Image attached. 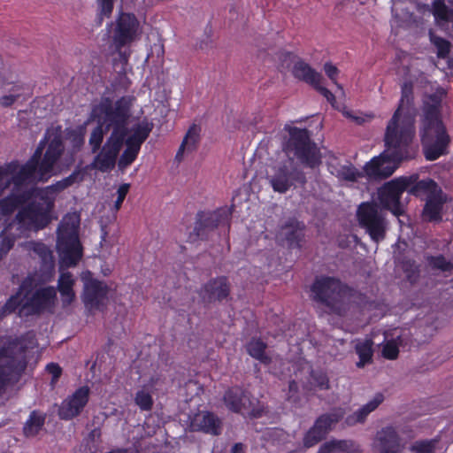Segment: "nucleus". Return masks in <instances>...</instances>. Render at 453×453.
Instances as JSON below:
<instances>
[{
  "mask_svg": "<svg viewBox=\"0 0 453 453\" xmlns=\"http://www.w3.org/2000/svg\"><path fill=\"white\" fill-rule=\"evenodd\" d=\"M134 100V96H125L113 104L109 98H103L94 106L91 114L97 126L92 130L88 143L93 153L100 150L92 162L94 169L102 173L111 171L124 143L126 149L118 161L119 170H125L137 157L153 123L142 119L128 127Z\"/></svg>",
  "mask_w": 453,
  "mask_h": 453,
  "instance_id": "1",
  "label": "nucleus"
},
{
  "mask_svg": "<svg viewBox=\"0 0 453 453\" xmlns=\"http://www.w3.org/2000/svg\"><path fill=\"white\" fill-rule=\"evenodd\" d=\"M288 138L283 143V151L288 159L273 169L269 182L275 192L284 194L296 184L302 186L306 183L304 173L294 162L296 157L302 165L310 168L318 167L321 164V153L315 142L311 139L307 129L296 127H286Z\"/></svg>",
  "mask_w": 453,
  "mask_h": 453,
  "instance_id": "2",
  "label": "nucleus"
},
{
  "mask_svg": "<svg viewBox=\"0 0 453 453\" xmlns=\"http://www.w3.org/2000/svg\"><path fill=\"white\" fill-rule=\"evenodd\" d=\"M64 151L61 136L46 134L32 157L22 166L17 161L0 165V197L13 183V188L46 181L53 174L54 166Z\"/></svg>",
  "mask_w": 453,
  "mask_h": 453,
  "instance_id": "3",
  "label": "nucleus"
},
{
  "mask_svg": "<svg viewBox=\"0 0 453 453\" xmlns=\"http://www.w3.org/2000/svg\"><path fill=\"white\" fill-rule=\"evenodd\" d=\"M445 90L437 88L423 99V116L420 136L423 151L427 160L433 161L448 153L450 137L441 119V105Z\"/></svg>",
  "mask_w": 453,
  "mask_h": 453,
  "instance_id": "4",
  "label": "nucleus"
},
{
  "mask_svg": "<svg viewBox=\"0 0 453 453\" xmlns=\"http://www.w3.org/2000/svg\"><path fill=\"white\" fill-rule=\"evenodd\" d=\"M394 142L388 140V128L385 133L386 150L379 156L366 163L364 171L365 174L372 179H385L394 173L398 167V163L409 157V147L412 142L413 130L411 121H405L402 131L395 132Z\"/></svg>",
  "mask_w": 453,
  "mask_h": 453,
  "instance_id": "5",
  "label": "nucleus"
},
{
  "mask_svg": "<svg viewBox=\"0 0 453 453\" xmlns=\"http://www.w3.org/2000/svg\"><path fill=\"white\" fill-rule=\"evenodd\" d=\"M35 341V334L27 333L20 340L0 348V393L14 376H19L26 369L25 352L34 347Z\"/></svg>",
  "mask_w": 453,
  "mask_h": 453,
  "instance_id": "6",
  "label": "nucleus"
},
{
  "mask_svg": "<svg viewBox=\"0 0 453 453\" xmlns=\"http://www.w3.org/2000/svg\"><path fill=\"white\" fill-rule=\"evenodd\" d=\"M313 299L343 315L349 307L352 290L334 277L317 278L311 287Z\"/></svg>",
  "mask_w": 453,
  "mask_h": 453,
  "instance_id": "7",
  "label": "nucleus"
},
{
  "mask_svg": "<svg viewBox=\"0 0 453 453\" xmlns=\"http://www.w3.org/2000/svg\"><path fill=\"white\" fill-rule=\"evenodd\" d=\"M80 215L77 212L67 213L58 227L57 247L60 254L62 265L71 267L81 258L82 250L78 237Z\"/></svg>",
  "mask_w": 453,
  "mask_h": 453,
  "instance_id": "8",
  "label": "nucleus"
},
{
  "mask_svg": "<svg viewBox=\"0 0 453 453\" xmlns=\"http://www.w3.org/2000/svg\"><path fill=\"white\" fill-rule=\"evenodd\" d=\"M27 282L24 281L16 295L12 296L4 306V311L11 313L19 306L21 312L26 315L40 313L50 307L56 297V291L52 287L42 288L36 290L31 297H27Z\"/></svg>",
  "mask_w": 453,
  "mask_h": 453,
  "instance_id": "9",
  "label": "nucleus"
},
{
  "mask_svg": "<svg viewBox=\"0 0 453 453\" xmlns=\"http://www.w3.org/2000/svg\"><path fill=\"white\" fill-rule=\"evenodd\" d=\"M141 33L140 22L132 13L121 12L111 24V47L125 64L127 62L129 52L123 49L137 41Z\"/></svg>",
  "mask_w": 453,
  "mask_h": 453,
  "instance_id": "10",
  "label": "nucleus"
},
{
  "mask_svg": "<svg viewBox=\"0 0 453 453\" xmlns=\"http://www.w3.org/2000/svg\"><path fill=\"white\" fill-rule=\"evenodd\" d=\"M386 215L385 210L374 202L362 203L357 207L358 225L375 243L386 238L389 225Z\"/></svg>",
  "mask_w": 453,
  "mask_h": 453,
  "instance_id": "11",
  "label": "nucleus"
},
{
  "mask_svg": "<svg viewBox=\"0 0 453 453\" xmlns=\"http://www.w3.org/2000/svg\"><path fill=\"white\" fill-rule=\"evenodd\" d=\"M415 118L416 109L412 105V85L410 82H404L402 86V96L399 105L387 126L388 128V140L391 142L395 141V132H401L405 121L411 122L413 136H415Z\"/></svg>",
  "mask_w": 453,
  "mask_h": 453,
  "instance_id": "12",
  "label": "nucleus"
},
{
  "mask_svg": "<svg viewBox=\"0 0 453 453\" xmlns=\"http://www.w3.org/2000/svg\"><path fill=\"white\" fill-rule=\"evenodd\" d=\"M230 211L226 208L214 211L198 212L193 232L189 234V239L192 242L206 240L209 234L219 227H224L228 230L230 226Z\"/></svg>",
  "mask_w": 453,
  "mask_h": 453,
  "instance_id": "13",
  "label": "nucleus"
},
{
  "mask_svg": "<svg viewBox=\"0 0 453 453\" xmlns=\"http://www.w3.org/2000/svg\"><path fill=\"white\" fill-rule=\"evenodd\" d=\"M50 209L44 202L42 203L33 202L20 210L12 222L13 226H17L18 235L23 234L26 231L44 228L50 222Z\"/></svg>",
  "mask_w": 453,
  "mask_h": 453,
  "instance_id": "14",
  "label": "nucleus"
},
{
  "mask_svg": "<svg viewBox=\"0 0 453 453\" xmlns=\"http://www.w3.org/2000/svg\"><path fill=\"white\" fill-rule=\"evenodd\" d=\"M223 401L233 412L253 418L260 417L263 408L259 401L242 388L234 387L226 391Z\"/></svg>",
  "mask_w": 453,
  "mask_h": 453,
  "instance_id": "15",
  "label": "nucleus"
},
{
  "mask_svg": "<svg viewBox=\"0 0 453 453\" xmlns=\"http://www.w3.org/2000/svg\"><path fill=\"white\" fill-rule=\"evenodd\" d=\"M405 190L406 184H404L403 177L385 183L378 192L379 200L383 209L390 211L395 216L402 215L404 210L400 197Z\"/></svg>",
  "mask_w": 453,
  "mask_h": 453,
  "instance_id": "16",
  "label": "nucleus"
},
{
  "mask_svg": "<svg viewBox=\"0 0 453 453\" xmlns=\"http://www.w3.org/2000/svg\"><path fill=\"white\" fill-rule=\"evenodd\" d=\"M404 442L398 431L392 426H387L379 430L372 441L375 453H403Z\"/></svg>",
  "mask_w": 453,
  "mask_h": 453,
  "instance_id": "17",
  "label": "nucleus"
},
{
  "mask_svg": "<svg viewBox=\"0 0 453 453\" xmlns=\"http://www.w3.org/2000/svg\"><path fill=\"white\" fill-rule=\"evenodd\" d=\"M84 174L81 170L73 172L68 177L57 181L56 183L50 185L44 188H36L30 187L31 190H35L34 197H40L48 207H52L57 196L73 186L75 183H79L83 180Z\"/></svg>",
  "mask_w": 453,
  "mask_h": 453,
  "instance_id": "18",
  "label": "nucleus"
},
{
  "mask_svg": "<svg viewBox=\"0 0 453 453\" xmlns=\"http://www.w3.org/2000/svg\"><path fill=\"white\" fill-rule=\"evenodd\" d=\"M229 294L230 284L224 276L211 279L198 290V295L205 304L221 302L226 299Z\"/></svg>",
  "mask_w": 453,
  "mask_h": 453,
  "instance_id": "19",
  "label": "nucleus"
},
{
  "mask_svg": "<svg viewBox=\"0 0 453 453\" xmlns=\"http://www.w3.org/2000/svg\"><path fill=\"white\" fill-rule=\"evenodd\" d=\"M89 388L87 386L78 388L61 403L58 415L62 419H72L78 416L88 401Z\"/></svg>",
  "mask_w": 453,
  "mask_h": 453,
  "instance_id": "20",
  "label": "nucleus"
},
{
  "mask_svg": "<svg viewBox=\"0 0 453 453\" xmlns=\"http://www.w3.org/2000/svg\"><path fill=\"white\" fill-rule=\"evenodd\" d=\"M404 184H406V190L413 196L429 198V196L439 194L441 188L437 183L431 179H424L418 180V174L403 177Z\"/></svg>",
  "mask_w": 453,
  "mask_h": 453,
  "instance_id": "21",
  "label": "nucleus"
},
{
  "mask_svg": "<svg viewBox=\"0 0 453 453\" xmlns=\"http://www.w3.org/2000/svg\"><path fill=\"white\" fill-rule=\"evenodd\" d=\"M107 285L97 280H90L85 282L83 302L89 309H100L104 305L108 294Z\"/></svg>",
  "mask_w": 453,
  "mask_h": 453,
  "instance_id": "22",
  "label": "nucleus"
},
{
  "mask_svg": "<svg viewBox=\"0 0 453 453\" xmlns=\"http://www.w3.org/2000/svg\"><path fill=\"white\" fill-rule=\"evenodd\" d=\"M190 428L192 431L219 435L222 431V421L212 412L199 411L192 418Z\"/></svg>",
  "mask_w": 453,
  "mask_h": 453,
  "instance_id": "23",
  "label": "nucleus"
},
{
  "mask_svg": "<svg viewBox=\"0 0 453 453\" xmlns=\"http://www.w3.org/2000/svg\"><path fill=\"white\" fill-rule=\"evenodd\" d=\"M27 186L12 188L11 194L0 201V211L3 215L12 213L19 205L34 197L35 190H31Z\"/></svg>",
  "mask_w": 453,
  "mask_h": 453,
  "instance_id": "24",
  "label": "nucleus"
},
{
  "mask_svg": "<svg viewBox=\"0 0 453 453\" xmlns=\"http://www.w3.org/2000/svg\"><path fill=\"white\" fill-rule=\"evenodd\" d=\"M304 225L296 219H289L281 226L280 235L286 239L290 247H299L304 236Z\"/></svg>",
  "mask_w": 453,
  "mask_h": 453,
  "instance_id": "25",
  "label": "nucleus"
},
{
  "mask_svg": "<svg viewBox=\"0 0 453 453\" xmlns=\"http://www.w3.org/2000/svg\"><path fill=\"white\" fill-rule=\"evenodd\" d=\"M446 197L442 190L439 194L429 196L426 199V204L423 209V219L426 221L439 222L441 220V210Z\"/></svg>",
  "mask_w": 453,
  "mask_h": 453,
  "instance_id": "26",
  "label": "nucleus"
},
{
  "mask_svg": "<svg viewBox=\"0 0 453 453\" xmlns=\"http://www.w3.org/2000/svg\"><path fill=\"white\" fill-rule=\"evenodd\" d=\"M292 74L299 81H304L311 86H317L322 80V75L313 69L303 60L295 62L292 68Z\"/></svg>",
  "mask_w": 453,
  "mask_h": 453,
  "instance_id": "27",
  "label": "nucleus"
},
{
  "mask_svg": "<svg viewBox=\"0 0 453 453\" xmlns=\"http://www.w3.org/2000/svg\"><path fill=\"white\" fill-rule=\"evenodd\" d=\"M384 401V395L377 393L374 397L366 404L359 408L353 414L349 415L345 418V424L349 426H355L358 423H364L366 417L373 411Z\"/></svg>",
  "mask_w": 453,
  "mask_h": 453,
  "instance_id": "28",
  "label": "nucleus"
},
{
  "mask_svg": "<svg viewBox=\"0 0 453 453\" xmlns=\"http://www.w3.org/2000/svg\"><path fill=\"white\" fill-rule=\"evenodd\" d=\"M201 128L197 125H193L188 130L180 148L177 151L175 158L179 161L181 160L182 155L185 150L192 152L196 150L200 141Z\"/></svg>",
  "mask_w": 453,
  "mask_h": 453,
  "instance_id": "29",
  "label": "nucleus"
},
{
  "mask_svg": "<svg viewBox=\"0 0 453 453\" xmlns=\"http://www.w3.org/2000/svg\"><path fill=\"white\" fill-rule=\"evenodd\" d=\"M344 416L342 409H334L328 413L319 416L314 425H316L326 435L332 430V426L338 423Z\"/></svg>",
  "mask_w": 453,
  "mask_h": 453,
  "instance_id": "30",
  "label": "nucleus"
},
{
  "mask_svg": "<svg viewBox=\"0 0 453 453\" xmlns=\"http://www.w3.org/2000/svg\"><path fill=\"white\" fill-rule=\"evenodd\" d=\"M331 173L339 180L346 181H356L358 178L363 176V173L352 164L332 166Z\"/></svg>",
  "mask_w": 453,
  "mask_h": 453,
  "instance_id": "31",
  "label": "nucleus"
},
{
  "mask_svg": "<svg viewBox=\"0 0 453 453\" xmlns=\"http://www.w3.org/2000/svg\"><path fill=\"white\" fill-rule=\"evenodd\" d=\"M372 345L373 342L371 339H365L364 341L357 342L355 349L359 357V361L357 363V366L359 368L364 367L366 364L372 361Z\"/></svg>",
  "mask_w": 453,
  "mask_h": 453,
  "instance_id": "32",
  "label": "nucleus"
},
{
  "mask_svg": "<svg viewBox=\"0 0 453 453\" xmlns=\"http://www.w3.org/2000/svg\"><path fill=\"white\" fill-rule=\"evenodd\" d=\"M267 345L260 339H252L246 346L248 353L263 364H269L271 358L265 353Z\"/></svg>",
  "mask_w": 453,
  "mask_h": 453,
  "instance_id": "33",
  "label": "nucleus"
},
{
  "mask_svg": "<svg viewBox=\"0 0 453 453\" xmlns=\"http://www.w3.org/2000/svg\"><path fill=\"white\" fill-rule=\"evenodd\" d=\"M45 421V416L37 411H33L30 414L28 420L24 426V434L27 437L35 436L42 428Z\"/></svg>",
  "mask_w": 453,
  "mask_h": 453,
  "instance_id": "34",
  "label": "nucleus"
},
{
  "mask_svg": "<svg viewBox=\"0 0 453 453\" xmlns=\"http://www.w3.org/2000/svg\"><path fill=\"white\" fill-rule=\"evenodd\" d=\"M29 250H33L39 256L42 263L46 266H52L53 256L51 250L42 242H29L27 243Z\"/></svg>",
  "mask_w": 453,
  "mask_h": 453,
  "instance_id": "35",
  "label": "nucleus"
},
{
  "mask_svg": "<svg viewBox=\"0 0 453 453\" xmlns=\"http://www.w3.org/2000/svg\"><path fill=\"white\" fill-rule=\"evenodd\" d=\"M426 263L432 271L450 273L453 270V264L442 255L428 256L426 257Z\"/></svg>",
  "mask_w": 453,
  "mask_h": 453,
  "instance_id": "36",
  "label": "nucleus"
},
{
  "mask_svg": "<svg viewBox=\"0 0 453 453\" xmlns=\"http://www.w3.org/2000/svg\"><path fill=\"white\" fill-rule=\"evenodd\" d=\"M429 38L431 43L436 50L437 57L440 58H447L450 50V42L448 40L436 35L432 30L429 31Z\"/></svg>",
  "mask_w": 453,
  "mask_h": 453,
  "instance_id": "37",
  "label": "nucleus"
},
{
  "mask_svg": "<svg viewBox=\"0 0 453 453\" xmlns=\"http://www.w3.org/2000/svg\"><path fill=\"white\" fill-rule=\"evenodd\" d=\"M13 225L9 224L0 234L2 240L0 242V257L5 255L13 247L16 236L11 233Z\"/></svg>",
  "mask_w": 453,
  "mask_h": 453,
  "instance_id": "38",
  "label": "nucleus"
},
{
  "mask_svg": "<svg viewBox=\"0 0 453 453\" xmlns=\"http://www.w3.org/2000/svg\"><path fill=\"white\" fill-rule=\"evenodd\" d=\"M403 344V336L396 335L395 339L388 341L383 347L382 355L388 359H395L398 357V346Z\"/></svg>",
  "mask_w": 453,
  "mask_h": 453,
  "instance_id": "39",
  "label": "nucleus"
},
{
  "mask_svg": "<svg viewBox=\"0 0 453 453\" xmlns=\"http://www.w3.org/2000/svg\"><path fill=\"white\" fill-rule=\"evenodd\" d=\"M333 444L335 453H359L361 452L360 446L352 440H336L334 439Z\"/></svg>",
  "mask_w": 453,
  "mask_h": 453,
  "instance_id": "40",
  "label": "nucleus"
},
{
  "mask_svg": "<svg viewBox=\"0 0 453 453\" xmlns=\"http://www.w3.org/2000/svg\"><path fill=\"white\" fill-rule=\"evenodd\" d=\"M326 437V434L316 425H313L303 438V445L306 448L312 447Z\"/></svg>",
  "mask_w": 453,
  "mask_h": 453,
  "instance_id": "41",
  "label": "nucleus"
},
{
  "mask_svg": "<svg viewBox=\"0 0 453 453\" xmlns=\"http://www.w3.org/2000/svg\"><path fill=\"white\" fill-rule=\"evenodd\" d=\"M438 442L437 439L416 441L411 448L413 453H433Z\"/></svg>",
  "mask_w": 453,
  "mask_h": 453,
  "instance_id": "42",
  "label": "nucleus"
},
{
  "mask_svg": "<svg viewBox=\"0 0 453 453\" xmlns=\"http://www.w3.org/2000/svg\"><path fill=\"white\" fill-rule=\"evenodd\" d=\"M311 383L320 390L329 388V380L326 373L322 372H312L311 374Z\"/></svg>",
  "mask_w": 453,
  "mask_h": 453,
  "instance_id": "43",
  "label": "nucleus"
},
{
  "mask_svg": "<svg viewBox=\"0 0 453 453\" xmlns=\"http://www.w3.org/2000/svg\"><path fill=\"white\" fill-rule=\"evenodd\" d=\"M135 403L144 411H149L152 407V398L151 395L143 390L138 391L135 395Z\"/></svg>",
  "mask_w": 453,
  "mask_h": 453,
  "instance_id": "44",
  "label": "nucleus"
},
{
  "mask_svg": "<svg viewBox=\"0 0 453 453\" xmlns=\"http://www.w3.org/2000/svg\"><path fill=\"white\" fill-rule=\"evenodd\" d=\"M99 4V21L98 24L102 23L104 17H110L113 10V0H97Z\"/></svg>",
  "mask_w": 453,
  "mask_h": 453,
  "instance_id": "45",
  "label": "nucleus"
},
{
  "mask_svg": "<svg viewBox=\"0 0 453 453\" xmlns=\"http://www.w3.org/2000/svg\"><path fill=\"white\" fill-rule=\"evenodd\" d=\"M75 280L73 278V275L69 272H62L59 279L58 288H73Z\"/></svg>",
  "mask_w": 453,
  "mask_h": 453,
  "instance_id": "46",
  "label": "nucleus"
},
{
  "mask_svg": "<svg viewBox=\"0 0 453 453\" xmlns=\"http://www.w3.org/2000/svg\"><path fill=\"white\" fill-rule=\"evenodd\" d=\"M434 15L436 19L453 21V15L452 17L450 16L446 6L442 4H438L434 6Z\"/></svg>",
  "mask_w": 453,
  "mask_h": 453,
  "instance_id": "47",
  "label": "nucleus"
},
{
  "mask_svg": "<svg viewBox=\"0 0 453 453\" xmlns=\"http://www.w3.org/2000/svg\"><path fill=\"white\" fill-rule=\"evenodd\" d=\"M324 71L326 74L328 76V78L337 85L338 88L342 90V87L336 82V77L339 73L338 68L332 63L327 62L324 65Z\"/></svg>",
  "mask_w": 453,
  "mask_h": 453,
  "instance_id": "48",
  "label": "nucleus"
},
{
  "mask_svg": "<svg viewBox=\"0 0 453 453\" xmlns=\"http://www.w3.org/2000/svg\"><path fill=\"white\" fill-rule=\"evenodd\" d=\"M129 188H130V185L129 184H122L119 187L118 190H117V194H118V197H117V200L115 201V204H114V207L116 210H119L129 190Z\"/></svg>",
  "mask_w": 453,
  "mask_h": 453,
  "instance_id": "49",
  "label": "nucleus"
},
{
  "mask_svg": "<svg viewBox=\"0 0 453 453\" xmlns=\"http://www.w3.org/2000/svg\"><path fill=\"white\" fill-rule=\"evenodd\" d=\"M62 297L64 305H69L75 298V293L73 288L58 289Z\"/></svg>",
  "mask_w": 453,
  "mask_h": 453,
  "instance_id": "50",
  "label": "nucleus"
},
{
  "mask_svg": "<svg viewBox=\"0 0 453 453\" xmlns=\"http://www.w3.org/2000/svg\"><path fill=\"white\" fill-rule=\"evenodd\" d=\"M47 371L52 375V382L58 380L60 377L62 370L58 364L50 363L47 365Z\"/></svg>",
  "mask_w": 453,
  "mask_h": 453,
  "instance_id": "51",
  "label": "nucleus"
},
{
  "mask_svg": "<svg viewBox=\"0 0 453 453\" xmlns=\"http://www.w3.org/2000/svg\"><path fill=\"white\" fill-rule=\"evenodd\" d=\"M314 88L320 94H322L326 98V100L328 102H330L331 104H333V102L335 100L334 95L331 91H329L326 88L320 86V83L318 84L317 86H314Z\"/></svg>",
  "mask_w": 453,
  "mask_h": 453,
  "instance_id": "52",
  "label": "nucleus"
},
{
  "mask_svg": "<svg viewBox=\"0 0 453 453\" xmlns=\"http://www.w3.org/2000/svg\"><path fill=\"white\" fill-rule=\"evenodd\" d=\"M318 453H335L333 441L330 440L329 441L323 443Z\"/></svg>",
  "mask_w": 453,
  "mask_h": 453,
  "instance_id": "53",
  "label": "nucleus"
},
{
  "mask_svg": "<svg viewBox=\"0 0 453 453\" xmlns=\"http://www.w3.org/2000/svg\"><path fill=\"white\" fill-rule=\"evenodd\" d=\"M403 268L404 270L408 271H411L412 273H415L416 272V265L413 262H411V261H407L404 265H403Z\"/></svg>",
  "mask_w": 453,
  "mask_h": 453,
  "instance_id": "54",
  "label": "nucleus"
},
{
  "mask_svg": "<svg viewBox=\"0 0 453 453\" xmlns=\"http://www.w3.org/2000/svg\"><path fill=\"white\" fill-rule=\"evenodd\" d=\"M232 453H244L242 443H235L232 448Z\"/></svg>",
  "mask_w": 453,
  "mask_h": 453,
  "instance_id": "55",
  "label": "nucleus"
}]
</instances>
